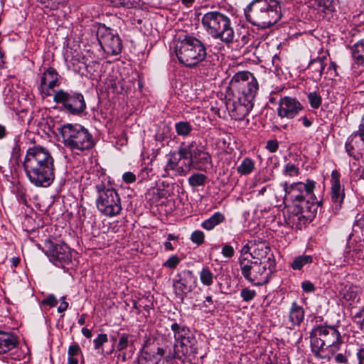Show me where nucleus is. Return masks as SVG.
Returning a JSON list of instances; mask_svg holds the SVG:
<instances>
[{
  "label": "nucleus",
  "mask_w": 364,
  "mask_h": 364,
  "mask_svg": "<svg viewBox=\"0 0 364 364\" xmlns=\"http://www.w3.org/2000/svg\"><path fill=\"white\" fill-rule=\"evenodd\" d=\"M352 56L358 65L364 63V39L355 43L351 48Z\"/></svg>",
  "instance_id": "7c9ffc66"
},
{
  "label": "nucleus",
  "mask_w": 364,
  "mask_h": 364,
  "mask_svg": "<svg viewBox=\"0 0 364 364\" xmlns=\"http://www.w3.org/2000/svg\"><path fill=\"white\" fill-rule=\"evenodd\" d=\"M190 158L183 159L182 161H181V166L183 168V175L186 176L191 168H193V166L190 165Z\"/></svg>",
  "instance_id": "8fccbe9b"
},
{
  "label": "nucleus",
  "mask_w": 364,
  "mask_h": 364,
  "mask_svg": "<svg viewBox=\"0 0 364 364\" xmlns=\"http://www.w3.org/2000/svg\"><path fill=\"white\" fill-rule=\"evenodd\" d=\"M353 228L354 231L364 228V214H358L356 215Z\"/></svg>",
  "instance_id": "37998d69"
},
{
  "label": "nucleus",
  "mask_w": 364,
  "mask_h": 364,
  "mask_svg": "<svg viewBox=\"0 0 364 364\" xmlns=\"http://www.w3.org/2000/svg\"><path fill=\"white\" fill-rule=\"evenodd\" d=\"M222 255L226 258H231L235 255L234 248L228 244H225L222 248Z\"/></svg>",
  "instance_id": "49530a36"
},
{
  "label": "nucleus",
  "mask_w": 364,
  "mask_h": 364,
  "mask_svg": "<svg viewBox=\"0 0 364 364\" xmlns=\"http://www.w3.org/2000/svg\"><path fill=\"white\" fill-rule=\"evenodd\" d=\"M68 0H50V9L55 10L66 4Z\"/></svg>",
  "instance_id": "5fc2aeb1"
},
{
  "label": "nucleus",
  "mask_w": 364,
  "mask_h": 364,
  "mask_svg": "<svg viewBox=\"0 0 364 364\" xmlns=\"http://www.w3.org/2000/svg\"><path fill=\"white\" fill-rule=\"evenodd\" d=\"M41 304L52 308L57 305L58 300L53 294H49L42 300Z\"/></svg>",
  "instance_id": "a18cd8bd"
},
{
  "label": "nucleus",
  "mask_w": 364,
  "mask_h": 364,
  "mask_svg": "<svg viewBox=\"0 0 364 364\" xmlns=\"http://www.w3.org/2000/svg\"><path fill=\"white\" fill-rule=\"evenodd\" d=\"M107 341L108 337L106 333L99 334L97 338L93 340L94 348L99 350Z\"/></svg>",
  "instance_id": "79ce46f5"
},
{
  "label": "nucleus",
  "mask_w": 364,
  "mask_h": 364,
  "mask_svg": "<svg viewBox=\"0 0 364 364\" xmlns=\"http://www.w3.org/2000/svg\"><path fill=\"white\" fill-rule=\"evenodd\" d=\"M283 174L289 177L297 176L299 174V168L291 162L287 163L284 166Z\"/></svg>",
  "instance_id": "58836bf2"
},
{
  "label": "nucleus",
  "mask_w": 364,
  "mask_h": 364,
  "mask_svg": "<svg viewBox=\"0 0 364 364\" xmlns=\"http://www.w3.org/2000/svg\"><path fill=\"white\" fill-rule=\"evenodd\" d=\"M313 258L311 255H299L294 259L291 263V267L294 270H300L306 264H311Z\"/></svg>",
  "instance_id": "f704fd0d"
},
{
  "label": "nucleus",
  "mask_w": 364,
  "mask_h": 364,
  "mask_svg": "<svg viewBox=\"0 0 364 364\" xmlns=\"http://www.w3.org/2000/svg\"><path fill=\"white\" fill-rule=\"evenodd\" d=\"M179 262H180L179 257L177 255H172L171 257H170L168 258V260H166L164 262V266L168 267V268L174 269L177 267V265L179 264Z\"/></svg>",
  "instance_id": "c03bdc74"
},
{
  "label": "nucleus",
  "mask_w": 364,
  "mask_h": 364,
  "mask_svg": "<svg viewBox=\"0 0 364 364\" xmlns=\"http://www.w3.org/2000/svg\"><path fill=\"white\" fill-rule=\"evenodd\" d=\"M239 264L241 274L253 286H262L267 284L270 276L276 271V262L265 259L263 262L249 258L240 259Z\"/></svg>",
  "instance_id": "6e6552de"
},
{
  "label": "nucleus",
  "mask_w": 364,
  "mask_h": 364,
  "mask_svg": "<svg viewBox=\"0 0 364 364\" xmlns=\"http://www.w3.org/2000/svg\"><path fill=\"white\" fill-rule=\"evenodd\" d=\"M152 172V169L149 167H144L141 169L139 176L141 180H146L149 178L150 173Z\"/></svg>",
  "instance_id": "4d7b16f0"
},
{
  "label": "nucleus",
  "mask_w": 364,
  "mask_h": 364,
  "mask_svg": "<svg viewBox=\"0 0 364 364\" xmlns=\"http://www.w3.org/2000/svg\"><path fill=\"white\" fill-rule=\"evenodd\" d=\"M196 343L197 341L193 333L186 336L185 339L179 343L180 348L176 344L174 345V350L172 358L181 360L183 357L196 353Z\"/></svg>",
  "instance_id": "412c9836"
},
{
  "label": "nucleus",
  "mask_w": 364,
  "mask_h": 364,
  "mask_svg": "<svg viewBox=\"0 0 364 364\" xmlns=\"http://www.w3.org/2000/svg\"><path fill=\"white\" fill-rule=\"evenodd\" d=\"M16 345L17 341L12 335L0 331V354L11 350Z\"/></svg>",
  "instance_id": "a878e982"
},
{
  "label": "nucleus",
  "mask_w": 364,
  "mask_h": 364,
  "mask_svg": "<svg viewBox=\"0 0 364 364\" xmlns=\"http://www.w3.org/2000/svg\"><path fill=\"white\" fill-rule=\"evenodd\" d=\"M175 51L178 61L188 68L196 66L207 55L206 48L202 41L189 35L179 38Z\"/></svg>",
  "instance_id": "423d86ee"
},
{
  "label": "nucleus",
  "mask_w": 364,
  "mask_h": 364,
  "mask_svg": "<svg viewBox=\"0 0 364 364\" xmlns=\"http://www.w3.org/2000/svg\"><path fill=\"white\" fill-rule=\"evenodd\" d=\"M199 278L203 286L210 287L213 284L216 277L208 267H203L199 272Z\"/></svg>",
  "instance_id": "473e14b6"
},
{
  "label": "nucleus",
  "mask_w": 364,
  "mask_h": 364,
  "mask_svg": "<svg viewBox=\"0 0 364 364\" xmlns=\"http://www.w3.org/2000/svg\"><path fill=\"white\" fill-rule=\"evenodd\" d=\"M114 91L117 93H123L124 92H127L128 88L125 87L123 81H118L117 83H114Z\"/></svg>",
  "instance_id": "13d9d810"
},
{
  "label": "nucleus",
  "mask_w": 364,
  "mask_h": 364,
  "mask_svg": "<svg viewBox=\"0 0 364 364\" xmlns=\"http://www.w3.org/2000/svg\"><path fill=\"white\" fill-rule=\"evenodd\" d=\"M337 65L335 62L331 61L327 70L326 74L329 75L330 77H335L338 75V73L336 70Z\"/></svg>",
  "instance_id": "864d4df0"
},
{
  "label": "nucleus",
  "mask_w": 364,
  "mask_h": 364,
  "mask_svg": "<svg viewBox=\"0 0 364 364\" xmlns=\"http://www.w3.org/2000/svg\"><path fill=\"white\" fill-rule=\"evenodd\" d=\"M304 318V310L296 301L293 302L289 310V318L292 327L299 326Z\"/></svg>",
  "instance_id": "393cba45"
},
{
  "label": "nucleus",
  "mask_w": 364,
  "mask_h": 364,
  "mask_svg": "<svg viewBox=\"0 0 364 364\" xmlns=\"http://www.w3.org/2000/svg\"><path fill=\"white\" fill-rule=\"evenodd\" d=\"M357 357L358 359V364H364V348H360L357 352Z\"/></svg>",
  "instance_id": "69168bd1"
},
{
  "label": "nucleus",
  "mask_w": 364,
  "mask_h": 364,
  "mask_svg": "<svg viewBox=\"0 0 364 364\" xmlns=\"http://www.w3.org/2000/svg\"><path fill=\"white\" fill-rule=\"evenodd\" d=\"M244 12L250 23L262 28L275 24L282 16L279 0H252Z\"/></svg>",
  "instance_id": "20e7f679"
},
{
  "label": "nucleus",
  "mask_w": 364,
  "mask_h": 364,
  "mask_svg": "<svg viewBox=\"0 0 364 364\" xmlns=\"http://www.w3.org/2000/svg\"><path fill=\"white\" fill-rule=\"evenodd\" d=\"M68 308V303L65 301H63L58 308V311L62 313Z\"/></svg>",
  "instance_id": "338daca9"
},
{
  "label": "nucleus",
  "mask_w": 364,
  "mask_h": 364,
  "mask_svg": "<svg viewBox=\"0 0 364 364\" xmlns=\"http://www.w3.org/2000/svg\"><path fill=\"white\" fill-rule=\"evenodd\" d=\"M134 351L133 350H129L128 353L124 352V350L119 352L118 358L121 359L122 362H126L128 358L132 356Z\"/></svg>",
  "instance_id": "bf43d9fd"
},
{
  "label": "nucleus",
  "mask_w": 364,
  "mask_h": 364,
  "mask_svg": "<svg viewBox=\"0 0 364 364\" xmlns=\"http://www.w3.org/2000/svg\"><path fill=\"white\" fill-rule=\"evenodd\" d=\"M255 169V162L250 157H245L237 167V171L242 176L250 175Z\"/></svg>",
  "instance_id": "2f4dec72"
},
{
  "label": "nucleus",
  "mask_w": 364,
  "mask_h": 364,
  "mask_svg": "<svg viewBox=\"0 0 364 364\" xmlns=\"http://www.w3.org/2000/svg\"><path fill=\"white\" fill-rule=\"evenodd\" d=\"M95 190L97 193L95 203L99 212L109 218L120 214L122 210V202L115 188L101 181L95 183Z\"/></svg>",
  "instance_id": "1a4fd4ad"
},
{
  "label": "nucleus",
  "mask_w": 364,
  "mask_h": 364,
  "mask_svg": "<svg viewBox=\"0 0 364 364\" xmlns=\"http://www.w3.org/2000/svg\"><path fill=\"white\" fill-rule=\"evenodd\" d=\"M58 131L65 146L73 151H84L94 146L92 136L81 124L68 123L59 127Z\"/></svg>",
  "instance_id": "0eeeda50"
},
{
  "label": "nucleus",
  "mask_w": 364,
  "mask_h": 364,
  "mask_svg": "<svg viewBox=\"0 0 364 364\" xmlns=\"http://www.w3.org/2000/svg\"><path fill=\"white\" fill-rule=\"evenodd\" d=\"M270 252V248L264 243L254 244L253 250L250 252V259L257 260L258 262H263L265 259L275 261Z\"/></svg>",
  "instance_id": "5701e85b"
},
{
  "label": "nucleus",
  "mask_w": 364,
  "mask_h": 364,
  "mask_svg": "<svg viewBox=\"0 0 364 364\" xmlns=\"http://www.w3.org/2000/svg\"><path fill=\"white\" fill-rule=\"evenodd\" d=\"M112 3L114 6H124L129 7V1L126 0H112Z\"/></svg>",
  "instance_id": "052dcab7"
},
{
  "label": "nucleus",
  "mask_w": 364,
  "mask_h": 364,
  "mask_svg": "<svg viewBox=\"0 0 364 364\" xmlns=\"http://www.w3.org/2000/svg\"><path fill=\"white\" fill-rule=\"evenodd\" d=\"M316 183L312 180H307L306 183L298 182L288 186L287 183L282 184L285 195L284 201L291 202L294 205L306 198H311L315 189Z\"/></svg>",
  "instance_id": "ddd939ff"
},
{
  "label": "nucleus",
  "mask_w": 364,
  "mask_h": 364,
  "mask_svg": "<svg viewBox=\"0 0 364 364\" xmlns=\"http://www.w3.org/2000/svg\"><path fill=\"white\" fill-rule=\"evenodd\" d=\"M171 329L173 332V337L177 343H180L185 339L186 336L192 334L187 326L177 323L176 322H173L171 325Z\"/></svg>",
  "instance_id": "c85d7f7f"
},
{
  "label": "nucleus",
  "mask_w": 364,
  "mask_h": 364,
  "mask_svg": "<svg viewBox=\"0 0 364 364\" xmlns=\"http://www.w3.org/2000/svg\"><path fill=\"white\" fill-rule=\"evenodd\" d=\"M42 85H48L50 88H54L58 84V73L53 68H48L41 77Z\"/></svg>",
  "instance_id": "bb28decb"
},
{
  "label": "nucleus",
  "mask_w": 364,
  "mask_h": 364,
  "mask_svg": "<svg viewBox=\"0 0 364 364\" xmlns=\"http://www.w3.org/2000/svg\"><path fill=\"white\" fill-rule=\"evenodd\" d=\"M303 109V106L296 98L284 97L279 100L277 114L282 118L293 119Z\"/></svg>",
  "instance_id": "a211bd4d"
},
{
  "label": "nucleus",
  "mask_w": 364,
  "mask_h": 364,
  "mask_svg": "<svg viewBox=\"0 0 364 364\" xmlns=\"http://www.w3.org/2000/svg\"><path fill=\"white\" fill-rule=\"evenodd\" d=\"M201 23L204 30L213 38L225 44L233 42L235 32L227 15L217 11H209L203 16Z\"/></svg>",
  "instance_id": "39448f33"
},
{
  "label": "nucleus",
  "mask_w": 364,
  "mask_h": 364,
  "mask_svg": "<svg viewBox=\"0 0 364 364\" xmlns=\"http://www.w3.org/2000/svg\"><path fill=\"white\" fill-rule=\"evenodd\" d=\"M82 333L83 334L84 336H85L87 338H90L92 337L91 331L87 328H82Z\"/></svg>",
  "instance_id": "774afa93"
},
{
  "label": "nucleus",
  "mask_w": 364,
  "mask_h": 364,
  "mask_svg": "<svg viewBox=\"0 0 364 364\" xmlns=\"http://www.w3.org/2000/svg\"><path fill=\"white\" fill-rule=\"evenodd\" d=\"M345 148L348 156L355 159H359L364 156V136L359 130L347 139Z\"/></svg>",
  "instance_id": "6ab92c4d"
},
{
  "label": "nucleus",
  "mask_w": 364,
  "mask_h": 364,
  "mask_svg": "<svg viewBox=\"0 0 364 364\" xmlns=\"http://www.w3.org/2000/svg\"><path fill=\"white\" fill-rule=\"evenodd\" d=\"M193 128L191 122L187 121H180L175 124V130L176 134L182 137H186L190 135Z\"/></svg>",
  "instance_id": "72a5a7b5"
},
{
  "label": "nucleus",
  "mask_w": 364,
  "mask_h": 364,
  "mask_svg": "<svg viewBox=\"0 0 364 364\" xmlns=\"http://www.w3.org/2000/svg\"><path fill=\"white\" fill-rule=\"evenodd\" d=\"M206 181L207 176L201 173H195L188 179V184L193 188L204 186Z\"/></svg>",
  "instance_id": "c9c22d12"
},
{
  "label": "nucleus",
  "mask_w": 364,
  "mask_h": 364,
  "mask_svg": "<svg viewBox=\"0 0 364 364\" xmlns=\"http://www.w3.org/2000/svg\"><path fill=\"white\" fill-rule=\"evenodd\" d=\"M186 146L187 149H184L183 153L188 154L189 164L193 166V168L206 172L212 167V156L200 141L193 140L186 143Z\"/></svg>",
  "instance_id": "f8f14e48"
},
{
  "label": "nucleus",
  "mask_w": 364,
  "mask_h": 364,
  "mask_svg": "<svg viewBox=\"0 0 364 364\" xmlns=\"http://www.w3.org/2000/svg\"><path fill=\"white\" fill-rule=\"evenodd\" d=\"M122 178L125 183H131L136 181V176L132 172L127 171L123 174Z\"/></svg>",
  "instance_id": "6e6d98bb"
},
{
  "label": "nucleus",
  "mask_w": 364,
  "mask_h": 364,
  "mask_svg": "<svg viewBox=\"0 0 364 364\" xmlns=\"http://www.w3.org/2000/svg\"><path fill=\"white\" fill-rule=\"evenodd\" d=\"M119 340L117 344V350L118 352H122L127 349L134 350L133 336L129 333H118Z\"/></svg>",
  "instance_id": "c756f323"
},
{
  "label": "nucleus",
  "mask_w": 364,
  "mask_h": 364,
  "mask_svg": "<svg viewBox=\"0 0 364 364\" xmlns=\"http://www.w3.org/2000/svg\"><path fill=\"white\" fill-rule=\"evenodd\" d=\"M23 167L29 182L36 187L47 188L55 180L54 159L49 149L41 145L27 149Z\"/></svg>",
  "instance_id": "f03ea898"
},
{
  "label": "nucleus",
  "mask_w": 364,
  "mask_h": 364,
  "mask_svg": "<svg viewBox=\"0 0 364 364\" xmlns=\"http://www.w3.org/2000/svg\"><path fill=\"white\" fill-rule=\"evenodd\" d=\"M310 343L316 358L328 360L339 349L340 333L333 326H317L310 333Z\"/></svg>",
  "instance_id": "7ed1b4c3"
},
{
  "label": "nucleus",
  "mask_w": 364,
  "mask_h": 364,
  "mask_svg": "<svg viewBox=\"0 0 364 364\" xmlns=\"http://www.w3.org/2000/svg\"><path fill=\"white\" fill-rule=\"evenodd\" d=\"M255 296L256 291L247 287L242 289L240 291V296L245 302L252 301L255 297Z\"/></svg>",
  "instance_id": "a19ab883"
},
{
  "label": "nucleus",
  "mask_w": 364,
  "mask_h": 364,
  "mask_svg": "<svg viewBox=\"0 0 364 364\" xmlns=\"http://www.w3.org/2000/svg\"><path fill=\"white\" fill-rule=\"evenodd\" d=\"M331 0H314L312 6L318 11V13L326 14L331 11Z\"/></svg>",
  "instance_id": "e433bc0d"
},
{
  "label": "nucleus",
  "mask_w": 364,
  "mask_h": 364,
  "mask_svg": "<svg viewBox=\"0 0 364 364\" xmlns=\"http://www.w3.org/2000/svg\"><path fill=\"white\" fill-rule=\"evenodd\" d=\"M299 120L302 122L305 127H310L312 124V121L309 119L306 116L301 117Z\"/></svg>",
  "instance_id": "e2e57ef3"
},
{
  "label": "nucleus",
  "mask_w": 364,
  "mask_h": 364,
  "mask_svg": "<svg viewBox=\"0 0 364 364\" xmlns=\"http://www.w3.org/2000/svg\"><path fill=\"white\" fill-rule=\"evenodd\" d=\"M80 348L77 344L71 345L68 351V357H76L80 353Z\"/></svg>",
  "instance_id": "603ef678"
},
{
  "label": "nucleus",
  "mask_w": 364,
  "mask_h": 364,
  "mask_svg": "<svg viewBox=\"0 0 364 364\" xmlns=\"http://www.w3.org/2000/svg\"><path fill=\"white\" fill-rule=\"evenodd\" d=\"M45 245L50 261L55 266H63L71 262L70 249L65 243L55 244L50 240H46Z\"/></svg>",
  "instance_id": "dca6fc26"
},
{
  "label": "nucleus",
  "mask_w": 364,
  "mask_h": 364,
  "mask_svg": "<svg viewBox=\"0 0 364 364\" xmlns=\"http://www.w3.org/2000/svg\"><path fill=\"white\" fill-rule=\"evenodd\" d=\"M190 239L193 243L200 246L204 243L205 234L201 230H195L191 233Z\"/></svg>",
  "instance_id": "ea45409f"
},
{
  "label": "nucleus",
  "mask_w": 364,
  "mask_h": 364,
  "mask_svg": "<svg viewBox=\"0 0 364 364\" xmlns=\"http://www.w3.org/2000/svg\"><path fill=\"white\" fill-rule=\"evenodd\" d=\"M163 348L156 345L151 340H147L143 345L137 358V364H159L161 358L164 355ZM166 364H172L166 360Z\"/></svg>",
  "instance_id": "f3484780"
},
{
  "label": "nucleus",
  "mask_w": 364,
  "mask_h": 364,
  "mask_svg": "<svg viewBox=\"0 0 364 364\" xmlns=\"http://www.w3.org/2000/svg\"><path fill=\"white\" fill-rule=\"evenodd\" d=\"M254 244L250 245L246 244L245 246L242 247L241 250V255L239 257V259L242 257L243 258H249V256L250 257V252L253 250Z\"/></svg>",
  "instance_id": "de8ad7c7"
},
{
  "label": "nucleus",
  "mask_w": 364,
  "mask_h": 364,
  "mask_svg": "<svg viewBox=\"0 0 364 364\" xmlns=\"http://www.w3.org/2000/svg\"><path fill=\"white\" fill-rule=\"evenodd\" d=\"M225 220V217L224 214L220 212H216L209 218L205 220L201 223V227L208 231H210L213 230L216 226L223 223Z\"/></svg>",
  "instance_id": "cd10ccee"
},
{
  "label": "nucleus",
  "mask_w": 364,
  "mask_h": 364,
  "mask_svg": "<svg viewBox=\"0 0 364 364\" xmlns=\"http://www.w3.org/2000/svg\"><path fill=\"white\" fill-rule=\"evenodd\" d=\"M97 37L102 48L105 52L112 55L121 53L122 46L119 36L105 26H99Z\"/></svg>",
  "instance_id": "4468645a"
},
{
  "label": "nucleus",
  "mask_w": 364,
  "mask_h": 364,
  "mask_svg": "<svg viewBox=\"0 0 364 364\" xmlns=\"http://www.w3.org/2000/svg\"><path fill=\"white\" fill-rule=\"evenodd\" d=\"M340 173L337 170L331 172V203L337 210L341 207L344 198V191L340 183Z\"/></svg>",
  "instance_id": "4be33fe9"
},
{
  "label": "nucleus",
  "mask_w": 364,
  "mask_h": 364,
  "mask_svg": "<svg viewBox=\"0 0 364 364\" xmlns=\"http://www.w3.org/2000/svg\"><path fill=\"white\" fill-rule=\"evenodd\" d=\"M266 149L270 153L276 152L279 149V142L277 140H268L266 144Z\"/></svg>",
  "instance_id": "09e8293b"
},
{
  "label": "nucleus",
  "mask_w": 364,
  "mask_h": 364,
  "mask_svg": "<svg viewBox=\"0 0 364 364\" xmlns=\"http://www.w3.org/2000/svg\"><path fill=\"white\" fill-rule=\"evenodd\" d=\"M307 98L311 107L314 109H318L322 102V98L317 92H311L307 95Z\"/></svg>",
  "instance_id": "4c0bfd02"
},
{
  "label": "nucleus",
  "mask_w": 364,
  "mask_h": 364,
  "mask_svg": "<svg viewBox=\"0 0 364 364\" xmlns=\"http://www.w3.org/2000/svg\"><path fill=\"white\" fill-rule=\"evenodd\" d=\"M317 209V200L314 193L311 198L308 197L294 205L287 222L289 225L301 229L314 218Z\"/></svg>",
  "instance_id": "9d476101"
},
{
  "label": "nucleus",
  "mask_w": 364,
  "mask_h": 364,
  "mask_svg": "<svg viewBox=\"0 0 364 364\" xmlns=\"http://www.w3.org/2000/svg\"><path fill=\"white\" fill-rule=\"evenodd\" d=\"M328 55V51H323V49H321L318 55L311 59L309 63V68L312 69V72L314 73L318 78H320L323 73L326 65L325 61Z\"/></svg>",
  "instance_id": "b1692460"
},
{
  "label": "nucleus",
  "mask_w": 364,
  "mask_h": 364,
  "mask_svg": "<svg viewBox=\"0 0 364 364\" xmlns=\"http://www.w3.org/2000/svg\"><path fill=\"white\" fill-rule=\"evenodd\" d=\"M230 85L232 95L225 105L230 116L235 120H242L253 107V100L259 85L253 75L247 71L239 72L231 79Z\"/></svg>",
  "instance_id": "f257e3e1"
},
{
  "label": "nucleus",
  "mask_w": 364,
  "mask_h": 364,
  "mask_svg": "<svg viewBox=\"0 0 364 364\" xmlns=\"http://www.w3.org/2000/svg\"><path fill=\"white\" fill-rule=\"evenodd\" d=\"M347 359L346 357L342 354V353H338L335 356V361L337 363H345L346 362Z\"/></svg>",
  "instance_id": "0e129e2a"
},
{
  "label": "nucleus",
  "mask_w": 364,
  "mask_h": 364,
  "mask_svg": "<svg viewBox=\"0 0 364 364\" xmlns=\"http://www.w3.org/2000/svg\"><path fill=\"white\" fill-rule=\"evenodd\" d=\"M41 93L44 95V96H49L50 95V90H52L53 88H50L48 87V85H42L41 83L40 85V87H39Z\"/></svg>",
  "instance_id": "680f3d73"
},
{
  "label": "nucleus",
  "mask_w": 364,
  "mask_h": 364,
  "mask_svg": "<svg viewBox=\"0 0 364 364\" xmlns=\"http://www.w3.org/2000/svg\"><path fill=\"white\" fill-rule=\"evenodd\" d=\"M301 288L306 293H311L315 291V286L310 281L306 280L301 283Z\"/></svg>",
  "instance_id": "3c124183"
},
{
  "label": "nucleus",
  "mask_w": 364,
  "mask_h": 364,
  "mask_svg": "<svg viewBox=\"0 0 364 364\" xmlns=\"http://www.w3.org/2000/svg\"><path fill=\"white\" fill-rule=\"evenodd\" d=\"M53 101L61 105V108L73 115H80L86 109V103L82 93L63 89L54 92Z\"/></svg>",
  "instance_id": "9b49d317"
},
{
  "label": "nucleus",
  "mask_w": 364,
  "mask_h": 364,
  "mask_svg": "<svg viewBox=\"0 0 364 364\" xmlns=\"http://www.w3.org/2000/svg\"><path fill=\"white\" fill-rule=\"evenodd\" d=\"M196 278L191 270H183L177 274L173 279L176 296L183 301L186 295L196 287Z\"/></svg>",
  "instance_id": "2eb2a0df"
},
{
  "label": "nucleus",
  "mask_w": 364,
  "mask_h": 364,
  "mask_svg": "<svg viewBox=\"0 0 364 364\" xmlns=\"http://www.w3.org/2000/svg\"><path fill=\"white\" fill-rule=\"evenodd\" d=\"M187 149L186 143H182L178 151L171 152L168 155V159L165 167L166 171H173L179 176L183 175V169L181 166V161L183 159L188 158V154H184V149Z\"/></svg>",
  "instance_id": "aec40b11"
}]
</instances>
